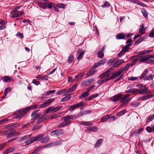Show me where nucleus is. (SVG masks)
<instances>
[{
    "instance_id": "obj_1",
    "label": "nucleus",
    "mask_w": 154,
    "mask_h": 154,
    "mask_svg": "<svg viewBox=\"0 0 154 154\" xmlns=\"http://www.w3.org/2000/svg\"><path fill=\"white\" fill-rule=\"evenodd\" d=\"M20 125V124L19 123L10 124L9 125V128L3 131L2 134L4 135H7V138H11L14 134L15 131L13 128L19 127Z\"/></svg>"
},
{
    "instance_id": "obj_2",
    "label": "nucleus",
    "mask_w": 154,
    "mask_h": 154,
    "mask_svg": "<svg viewBox=\"0 0 154 154\" xmlns=\"http://www.w3.org/2000/svg\"><path fill=\"white\" fill-rule=\"evenodd\" d=\"M140 89H137L136 91V94H150L151 92L150 91L148 90V88L143 85L139 84V85Z\"/></svg>"
},
{
    "instance_id": "obj_3",
    "label": "nucleus",
    "mask_w": 154,
    "mask_h": 154,
    "mask_svg": "<svg viewBox=\"0 0 154 154\" xmlns=\"http://www.w3.org/2000/svg\"><path fill=\"white\" fill-rule=\"evenodd\" d=\"M35 141H40L42 143H45L47 142L49 140V138L48 137L46 136L44 137L43 134H41L35 137Z\"/></svg>"
},
{
    "instance_id": "obj_4",
    "label": "nucleus",
    "mask_w": 154,
    "mask_h": 154,
    "mask_svg": "<svg viewBox=\"0 0 154 154\" xmlns=\"http://www.w3.org/2000/svg\"><path fill=\"white\" fill-rule=\"evenodd\" d=\"M24 14V12L22 11L13 10L10 12V16L12 18L17 17Z\"/></svg>"
},
{
    "instance_id": "obj_5",
    "label": "nucleus",
    "mask_w": 154,
    "mask_h": 154,
    "mask_svg": "<svg viewBox=\"0 0 154 154\" xmlns=\"http://www.w3.org/2000/svg\"><path fill=\"white\" fill-rule=\"evenodd\" d=\"M54 100L55 98H53L44 100L43 103L41 104L39 107L42 108L48 106L52 102L54 101Z\"/></svg>"
},
{
    "instance_id": "obj_6",
    "label": "nucleus",
    "mask_w": 154,
    "mask_h": 154,
    "mask_svg": "<svg viewBox=\"0 0 154 154\" xmlns=\"http://www.w3.org/2000/svg\"><path fill=\"white\" fill-rule=\"evenodd\" d=\"M149 55H143L142 56H140L139 57L138 60L140 63L143 62L147 63H149Z\"/></svg>"
},
{
    "instance_id": "obj_7",
    "label": "nucleus",
    "mask_w": 154,
    "mask_h": 154,
    "mask_svg": "<svg viewBox=\"0 0 154 154\" xmlns=\"http://www.w3.org/2000/svg\"><path fill=\"white\" fill-rule=\"evenodd\" d=\"M111 74L109 73H108L107 72H105L104 73L101 74L99 76L100 78H103L106 82L112 79L111 78V76H110Z\"/></svg>"
},
{
    "instance_id": "obj_8",
    "label": "nucleus",
    "mask_w": 154,
    "mask_h": 154,
    "mask_svg": "<svg viewBox=\"0 0 154 154\" xmlns=\"http://www.w3.org/2000/svg\"><path fill=\"white\" fill-rule=\"evenodd\" d=\"M85 103L82 102H81L79 103L76 104L73 106H71L69 107V110L72 111L75 108L79 107L80 106H83L85 105Z\"/></svg>"
},
{
    "instance_id": "obj_9",
    "label": "nucleus",
    "mask_w": 154,
    "mask_h": 154,
    "mask_svg": "<svg viewBox=\"0 0 154 154\" xmlns=\"http://www.w3.org/2000/svg\"><path fill=\"white\" fill-rule=\"evenodd\" d=\"M85 53V51L82 50L81 49H79L77 51V59L78 60H80L82 59L83 56Z\"/></svg>"
},
{
    "instance_id": "obj_10",
    "label": "nucleus",
    "mask_w": 154,
    "mask_h": 154,
    "mask_svg": "<svg viewBox=\"0 0 154 154\" xmlns=\"http://www.w3.org/2000/svg\"><path fill=\"white\" fill-rule=\"evenodd\" d=\"M94 81V80L93 79L84 81L81 83V86H88L93 83Z\"/></svg>"
},
{
    "instance_id": "obj_11",
    "label": "nucleus",
    "mask_w": 154,
    "mask_h": 154,
    "mask_svg": "<svg viewBox=\"0 0 154 154\" xmlns=\"http://www.w3.org/2000/svg\"><path fill=\"white\" fill-rule=\"evenodd\" d=\"M122 96L121 94H119L111 97L110 99V100L114 102L118 101L122 98Z\"/></svg>"
},
{
    "instance_id": "obj_12",
    "label": "nucleus",
    "mask_w": 154,
    "mask_h": 154,
    "mask_svg": "<svg viewBox=\"0 0 154 154\" xmlns=\"http://www.w3.org/2000/svg\"><path fill=\"white\" fill-rule=\"evenodd\" d=\"M38 111L39 110H38L32 113L31 116L32 120H36L39 118L41 115V113H36V112Z\"/></svg>"
},
{
    "instance_id": "obj_13",
    "label": "nucleus",
    "mask_w": 154,
    "mask_h": 154,
    "mask_svg": "<svg viewBox=\"0 0 154 154\" xmlns=\"http://www.w3.org/2000/svg\"><path fill=\"white\" fill-rule=\"evenodd\" d=\"M131 98H129L128 99H125L122 98L120 101V103H122V106H125V105L128 104L129 102L130 101Z\"/></svg>"
},
{
    "instance_id": "obj_14",
    "label": "nucleus",
    "mask_w": 154,
    "mask_h": 154,
    "mask_svg": "<svg viewBox=\"0 0 154 154\" xmlns=\"http://www.w3.org/2000/svg\"><path fill=\"white\" fill-rule=\"evenodd\" d=\"M139 59V57L137 55L134 56L131 58L132 61L130 64L131 66L134 65L137 61Z\"/></svg>"
},
{
    "instance_id": "obj_15",
    "label": "nucleus",
    "mask_w": 154,
    "mask_h": 154,
    "mask_svg": "<svg viewBox=\"0 0 154 154\" xmlns=\"http://www.w3.org/2000/svg\"><path fill=\"white\" fill-rule=\"evenodd\" d=\"M116 38L118 40L125 39V34L123 33H118L116 35Z\"/></svg>"
},
{
    "instance_id": "obj_16",
    "label": "nucleus",
    "mask_w": 154,
    "mask_h": 154,
    "mask_svg": "<svg viewBox=\"0 0 154 154\" xmlns=\"http://www.w3.org/2000/svg\"><path fill=\"white\" fill-rule=\"evenodd\" d=\"M124 61L123 60H116L112 66L113 67H116L123 63Z\"/></svg>"
},
{
    "instance_id": "obj_17",
    "label": "nucleus",
    "mask_w": 154,
    "mask_h": 154,
    "mask_svg": "<svg viewBox=\"0 0 154 154\" xmlns=\"http://www.w3.org/2000/svg\"><path fill=\"white\" fill-rule=\"evenodd\" d=\"M18 113L15 117L16 119H18L22 118L24 115V113L22 112V111L17 110Z\"/></svg>"
},
{
    "instance_id": "obj_18",
    "label": "nucleus",
    "mask_w": 154,
    "mask_h": 154,
    "mask_svg": "<svg viewBox=\"0 0 154 154\" xmlns=\"http://www.w3.org/2000/svg\"><path fill=\"white\" fill-rule=\"evenodd\" d=\"M122 73V72L119 69L116 72L112 74V75L111 76V78L112 79H114L119 76Z\"/></svg>"
},
{
    "instance_id": "obj_19",
    "label": "nucleus",
    "mask_w": 154,
    "mask_h": 154,
    "mask_svg": "<svg viewBox=\"0 0 154 154\" xmlns=\"http://www.w3.org/2000/svg\"><path fill=\"white\" fill-rule=\"evenodd\" d=\"M62 120L65 121V122L61 123L60 125H58L59 127H62L66 126L67 124V117H64L62 119Z\"/></svg>"
},
{
    "instance_id": "obj_20",
    "label": "nucleus",
    "mask_w": 154,
    "mask_h": 154,
    "mask_svg": "<svg viewBox=\"0 0 154 154\" xmlns=\"http://www.w3.org/2000/svg\"><path fill=\"white\" fill-rule=\"evenodd\" d=\"M95 68H94V66H92L89 71L87 72L86 74V75L89 76L94 74L96 72V70H94Z\"/></svg>"
},
{
    "instance_id": "obj_21",
    "label": "nucleus",
    "mask_w": 154,
    "mask_h": 154,
    "mask_svg": "<svg viewBox=\"0 0 154 154\" xmlns=\"http://www.w3.org/2000/svg\"><path fill=\"white\" fill-rule=\"evenodd\" d=\"M153 96V94L144 96L140 97L138 100H144L151 98Z\"/></svg>"
},
{
    "instance_id": "obj_22",
    "label": "nucleus",
    "mask_w": 154,
    "mask_h": 154,
    "mask_svg": "<svg viewBox=\"0 0 154 154\" xmlns=\"http://www.w3.org/2000/svg\"><path fill=\"white\" fill-rule=\"evenodd\" d=\"M37 78L39 80H48V76L46 75H37L35 77Z\"/></svg>"
},
{
    "instance_id": "obj_23",
    "label": "nucleus",
    "mask_w": 154,
    "mask_h": 154,
    "mask_svg": "<svg viewBox=\"0 0 154 154\" xmlns=\"http://www.w3.org/2000/svg\"><path fill=\"white\" fill-rule=\"evenodd\" d=\"M105 49V46L103 47L98 52V57L100 58H102L104 56L103 53V51Z\"/></svg>"
},
{
    "instance_id": "obj_24",
    "label": "nucleus",
    "mask_w": 154,
    "mask_h": 154,
    "mask_svg": "<svg viewBox=\"0 0 154 154\" xmlns=\"http://www.w3.org/2000/svg\"><path fill=\"white\" fill-rule=\"evenodd\" d=\"M154 78V75H148L146 76L143 78L144 81H149L152 80Z\"/></svg>"
},
{
    "instance_id": "obj_25",
    "label": "nucleus",
    "mask_w": 154,
    "mask_h": 154,
    "mask_svg": "<svg viewBox=\"0 0 154 154\" xmlns=\"http://www.w3.org/2000/svg\"><path fill=\"white\" fill-rule=\"evenodd\" d=\"M64 94V95H66L67 94V91L66 89H61L58 91L56 93L57 95H59Z\"/></svg>"
},
{
    "instance_id": "obj_26",
    "label": "nucleus",
    "mask_w": 154,
    "mask_h": 154,
    "mask_svg": "<svg viewBox=\"0 0 154 154\" xmlns=\"http://www.w3.org/2000/svg\"><path fill=\"white\" fill-rule=\"evenodd\" d=\"M105 60L104 59H102L98 61L97 63L95 64L94 66V68H96L98 66H99L102 64H103L104 63Z\"/></svg>"
},
{
    "instance_id": "obj_27",
    "label": "nucleus",
    "mask_w": 154,
    "mask_h": 154,
    "mask_svg": "<svg viewBox=\"0 0 154 154\" xmlns=\"http://www.w3.org/2000/svg\"><path fill=\"white\" fill-rule=\"evenodd\" d=\"M11 87H8L5 89L4 91V93L3 96L2 97V99L5 97L8 93L10 92L11 91Z\"/></svg>"
},
{
    "instance_id": "obj_28",
    "label": "nucleus",
    "mask_w": 154,
    "mask_h": 154,
    "mask_svg": "<svg viewBox=\"0 0 154 154\" xmlns=\"http://www.w3.org/2000/svg\"><path fill=\"white\" fill-rule=\"evenodd\" d=\"M35 141V137H32L27 140L26 142V144L29 145Z\"/></svg>"
},
{
    "instance_id": "obj_29",
    "label": "nucleus",
    "mask_w": 154,
    "mask_h": 154,
    "mask_svg": "<svg viewBox=\"0 0 154 154\" xmlns=\"http://www.w3.org/2000/svg\"><path fill=\"white\" fill-rule=\"evenodd\" d=\"M15 149L14 147H12L6 150L3 152V154H8L13 151Z\"/></svg>"
},
{
    "instance_id": "obj_30",
    "label": "nucleus",
    "mask_w": 154,
    "mask_h": 154,
    "mask_svg": "<svg viewBox=\"0 0 154 154\" xmlns=\"http://www.w3.org/2000/svg\"><path fill=\"white\" fill-rule=\"evenodd\" d=\"M87 130L91 132H94L97 131L98 129L96 127L93 126L87 128Z\"/></svg>"
},
{
    "instance_id": "obj_31",
    "label": "nucleus",
    "mask_w": 154,
    "mask_h": 154,
    "mask_svg": "<svg viewBox=\"0 0 154 154\" xmlns=\"http://www.w3.org/2000/svg\"><path fill=\"white\" fill-rule=\"evenodd\" d=\"M130 66L131 65V64H127V65L125 67L121 68L119 69L122 72L124 70L125 71H128L129 69Z\"/></svg>"
},
{
    "instance_id": "obj_32",
    "label": "nucleus",
    "mask_w": 154,
    "mask_h": 154,
    "mask_svg": "<svg viewBox=\"0 0 154 154\" xmlns=\"http://www.w3.org/2000/svg\"><path fill=\"white\" fill-rule=\"evenodd\" d=\"M46 6H47L49 9H51L53 7H54V5L53 3H50L48 2H45Z\"/></svg>"
},
{
    "instance_id": "obj_33",
    "label": "nucleus",
    "mask_w": 154,
    "mask_h": 154,
    "mask_svg": "<svg viewBox=\"0 0 154 154\" xmlns=\"http://www.w3.org/2000/svg\"><path fill=\"white\" fill-rule=\"evenodd\" d=\"M146 30V28H144V26L143 24L141 25L140 28L139 29V33L142 34V35L143 34Z\"/></svg>"
},
{
    "instance_id": "obj_34",
    "label": "nucleus",
    "mask_w": 154,
    "mask_h": 154,
    "mask_svg": "<svg viewBox=\"0 0 154 154\" xmlns=\"http://www.w3.org/2000/svg\"><path fill=\"white\" fill-rule=\"evenodd\" d=\"M91 112V110H87V111H84L82 112H81L79 113L78 114V116H82L83 115L87 114L88 113H90Z\"/></svg>"
},
{
    "instance_id": "obj_35",
    "label": "nucleus",
    "mask_w": 154,
    "mask_h": 154,
    "mask_svg": "<svg viewBox=\"0 0 154 154\" xmlns=\"http://www.w3.org/2000/svg\"><path fill=\"white\" fill-rule=\"evenodd\" d=\"M116 60V58H112L109 60L108 61V65L110 66L111 65H112V66L113 64L114 63L115 60Z\"/></svg>"
},
{
    "instance_id": "obj_36",
    "label": "nucleus",
    "mask_w": 154,
    "mask_h": 154,
    "mask_svg": "<svg viewBox=\"0 0 154 154\" xmlns=\"http://www.w3.org/2000/svg\"><path fill=\"white\" fill-rule=\"evenodd\" d=\"M142 12L143 16L146 18H148V12L144 8H142L141 10Z\"/></svg>"
},
{
    "instance_id": "obj_37",
    "label": "nucleus",
    "mask_w": 154,
    "mask_h": 154,
    "mask_svg": "<svg viewBox=\"0 0 154 154\" xmlns=\"http://www.w3.org/2000/svg\"><path fill=\"white\" fill-rule=\"evenodd\" d=\"M38 5L42 8H46V6L45 2L44 3H43L42 2H38Z\"/></svg>"
},
{
    "instance_id": "obj_38",
    "label": "nucleus",
    "mask_w": 154,
    "mask_h": 154,
    "mask_svg": "<svg viewBox=\"0 0 154 154\" xmlns=\"http://www.w3.org/2000/svg\"><path fill=\"white\" fill-rule=\"evenodd\" d=\"M32 109V108L30 106H28L26 108L23 109L22 111V112L24 113L25 115L26 113L28 112L29 110Z\"/></svg>"
},
{
    "instance_id": "obj_39",
    "label": "nucleus",
    "mask_w": 154,
    "mask_h": 154,
    "mask_svg": "<svg viewBox=\"0 0 154 154\" xmlns=\"http://www.w3.org/2000/svg\"><path fill=\"white\" fill-rule=\"evenodd\" d=\"M110 118L109 116L106 115L103 117L101 119L100 121L101 122H104Z\"/></svg>"
},
{
    "instance_id": "obj_40",
    "label": "nucleus",
    "mask_w": 154,
    "mask_h": 154,
    "mask_svg": "<svg viewBox=\"0 0 154 154\" xmlns=\"http://www.w3.org/2000/svg\"><path fill=\"white\" fill-rule=\"evenodd\" d=\"M80 123L82 125L87 126L91 125L93 124L92 123L89 122H80Z\"/></svg>"
},
{
    "instance_id": "obj_41",
    "label": "nucleus",
    "mask_w": 154,
    "mask_h": 154,
    "mask_svg": "<svg viewBox=\"0 0 154 154\" xmlns=\"http://www.w3.org/2000/svg\"><path fill=\"white\" fill-rule=\"evenodd\" d=\"M84 73H81L77 75L74 79L75 81H77L79 79L82 77L84 75Z\"/></svg>"
},
{
    "instance_id": "obj_42",
    "label": "nucleus",
    "mask_w": 154,
    "mask_h": 154,
    "mask_svg": "<svg viewBox=\"0 0 154 154\" xmlns=\"http://www.w3.org/2000/svg\"><path fill=\"white\" fill-rule=\"evenodd\" d=\"M74 60V57L73 55L71 54L68 58V63H72Z\"/></svg>"
},
{
    "instance_id": "obj_43",
    "label": "nucleus",
    "mask_w": 154,
    "mask_h": 154,
    "mask_svg": "<svg viewBox=\"0 0 154 154\" xmlns=\"http://www.w3.org/2000/svg\"><path fill=\"white\" fill-rule=\"evenodd\" d=\"M31 136L30 135H27L23 137L19 140L20 141H23L28 138H29Z\"/></svg>"
},
{
    "instance_id": "obj_44",
    "label": "nucleus",
    "mask_w": 154,
    "mask_h": 154,
    "mask_svg": "<svg viewBox=\"0 0 154 154\" xmlns=\"http://www.w3.org/2000/svg\"><path fill=\"white\" fill-rule=\"evenodd\" d=\"M137 89L135 88H132L129 90L126 91H125V93H134L135 94H136V91Z\"/></svg>"
},
{
    "instance_id": "obj_45",
    "label": "nucleus",
    "mask_w": 154,
    "mask_h": 154,
    "mask_svg": "<svg viewBox=\"0 0 154 154\" xmlns=\"http://www.w3.org/2000/svg\"><path fill=\"white\" fill-rule=\"evenodd\" d=\"M89 93L87 91L85 92L80 96V98H84L88 96Z\"/></svg>"
},
{
    "instance_id": "obj_46",
    "label": "nucleus",
    "mask_w": 154,
    "mask_h": 154,
    "mask_svg": "<svg viewBox=\"0 0 154 154\" xmlns=\"http://www.w3.org/2000/svg\"><path fill=\"white\" fill-rule=\"evenodd\" d=\"M144 39V38L143 37H142L138 39L134 43V45H137L139 44L140 42L142 41Z\"/></svg>"
},
{
    "instance_id": "obj_47",
    "label": "nucleus",
    "mask_w": 154,
    "mask_h": 154,
    "mask_svg": "<svg viewBox=\"0 0 154 154\" xmlns=\"http://www.w3.org/2000/svg\"><path fill=\"white\" fill-rule=\"evenodd\" d=\"M154 119V114H153L151 116L149 117L146 121V122L149 123Z\"/></svg>"
},
{
    "instance_id": "obj_48",
    "label": "nucleus",
    "mask_w": 154,
    "mask_h": 154,
    "mask_svg": "<svg viewBox=\"0 0 154 154\" xmlns=\"http://www.w3.org/2000/svg\"><path fill=\"white\" fill-rule=\"evenodd\" d=\"M56 5L60 8L63 9L66 7V5L63 3H59Z\"/></svg>"
},
{
    "instance_id": "obj_49",
    "label": "nucleus",
    "mask_w": 154,
    "mask_h": 154,
    "mask_svg": "<svg viewBox=\"0 0 154 154\" xmlns=\"http://www.w3.org/2000/svg\"><path fill=\"white\" fill-rule=\"evenodd\" d=\"M130 47L129 45H126L122 48V50L125 53L128 51Z\"/></svg>"
},
{
    "instance_id": "obj_50",
    "label": "nucleus",
    "mask_w": 154,
    "mask_h": 154,
    "mask_svg": "<svg viewBox=\"0 0 154 154\" xmlns=\"http://www.w3.org/2000/svg\"><path fill=\"white\" fill-rule=\"evenodd\" d=\"M103 140L102 139H100L98 140L95 145V147L98 146L100 145L102 143Z\"/></svg>"
},
{
    "instance_id": "obj_51",
    "label": "nucleus",
    "mask_w": 154,
    "mask_h": 154,
    "mask_svg": "<svg viewBox=\"0 0 154 154\" xmlns=\"http://www.w3.org/2000/svg\"><path fill=\"white\" fill-rule=\"evenodd\" d=\"M77 85L76 84H75L72 86L71 89H68V93L69 92H71L73 91L76 88Z\"/></svg>"
},
{
    "instance_id": "obj_52",
    "label": "nucleus",
    "mask_w": 154,
    "mask_h": 154,
    "mask_svg": "<svg viewBox=\"0 0 154 154\" xmlns=\"http://www.w3.org/2000/svg\"><path fill=\"white\" fill-rule=\"evenodd\" d=\"M46 119V117L45 116H43L41 118L38 119L36 122V124H38L43 121Z\"/></svg>"
},
{
    "instance_id": "obj_53",
    "label": "nucleus",
    "mask_w": 154,
    "mask_h": 154,
    "mask_svg": "<svg viewBox=\"0 0 154 154\" xmlns=\"http://www.w3.org/2000/svg\"><path fill=\"white\" fill-rule=\"evenodd\" d=\"M55 90H49L47 91L45 94V95L46 96L49 95L51 94H54L55 92Z\"/></svg>"
},
{
    "instance_id": "obj_54",
    "label": "nucleus",
    "mask_w": 154,
    "mask_h": 154,
    "mask_svg": "<svg viewBox=\"0 0 154 154\" xmlns=\"http://www.w3.org/2000/svg\"><path fill=\"white\" fill-rule=\"evenodd\" d=\"M12 77H10L8 76H6L3 78L2 80L4 81L7 82L9 80H12Z\"/></svg>"
},
{
    "instance_id": "obj_55",
    "label": "nucleus",
    "mask_w": 154,
    "mask_h": 154,
    "mask_svg": "<svg viewBox=\"0 0 154 154\" xmlns=\"http://www.w3.org/2000/svg\"><path fill=\"white\" fill-rule=\"evenodd\" d=\"M147 54V53H146V50H145V51H141L140 52H139L138 53L137 55L139 57L140 56H143V55H142L144 54Z\"/></svg>"
},
{
    "instance_id": "obj_56",
    "label": "nucleus",
    "mask_w": 154,
    "mask_h": 154,
    "mask_svg": "<svg viewBox=\"0 0 154 154\" xmlns=\"http://www.w3.org/2000/svg\"><path fill=\"white\" fill-rule=\"evenodd\" d=\"M56 131L57 132V136L61 135L63 133V131L61 129L56 130Z\"/></svg>"
},
{
    "instance_id": "obj_57",
    "label": "nucleus",
    "mask_w": 154,
    "mask_h": 154,
    "mask_svg": "<svg viewBox=\"0 0 154 154\" xmlns=\"http://www.w3.org/2000/svg\"><path fill=\"white\" fill-rule=\"evenodd\" d=\"M126 112V111L125 110H123L122 111H121L118 113H117L116 114V115L117 116H121L125 114Z\"/></svg>"
},
{
    "instance_id": "obj_58",
    "label": "nucleus",
    "mask_w": 154,
    "mask_h": 154,
    "mask_svg": "<svg viewBox=\"0 0 154 154\" xmlns=\"http://www.w3.org/2000/svg\"><path fill=\"white\" fill-rule=\"evenodd\" d=\"M110 6V4L108 2L106 1H105L104 2L103 5L102 6V7L104 8H106L109 7Z\"/></svg>"
},
{
    "instance_id": "obj_59",
    "label": "nucleus",
    "mask_w": 154,
    "mask_h": 154,
    "mask_svg": "<svg viewBox=\"0 0 154 154\" xmlns=\"http://www.w3.org/2000/svg\"><path fill=\"white\" fill-rule=\"evenodd\" d=\"M106 82L104 79H100L98 80L97 82V83L99 85L103 84Z\"/></svg>"
},
{
    "instance_id": "obj_60",
    "label": "nucleus",
    "mask_w": 154,
    "mask_h": 154,
    "mask_svg": "<svg viewBox=\"0 0 154 154\" xmlns=\"http://www.w3.org/2000/svg\"><path fill=\"white\" fill-rule=\"evenodd\" d=\"M143 130V128H141L138 130H136L135 133L136 134H139L140 133L142 132Z\"/></svg>"
},
{
    "instance_id": "obj_61",
    "label": "nucleus",
    "mask_w": 154,
    "mask_h": 154,
    "mask_svg": "<svg viewBox=\"0 0 154 154\" xmlns=\"http://www.w3.org/2000/svg\"><path fill=\"white\" fill-rule=\"evenodd\" d=\"M32 82L33 84L37 85H38L40 84V82L36 80L35 79L33 80Z\"/></svg>"
},
{
    "instance_id": "obj_62",
    "label": "nucleus",
    "mask_w": 154,
    "mask_h": 154,
    "mask_svg": "<svg viewBox=\"0 0 154 154\" xmlns=\"http://www.w3.org/2000/svg\"><path fill=\"white\" fill-rule=\"evenodd\" d=\"M138 79V77H133L131 78H128V80L131 81H135L137 80Z\"/></svg>"
},
{
    "instance_id": "obj_63",
    "label": "nucleus",
    "mask_w": 154,
    "mask_h": 154,
    "mask_svg": "<svg viewBox=\"0 0 154 154\" xmlns=\"http://www.w3.org/2000/svg\"><path fill=\"white\" fill-rule=\"evenodd\" d=\"M50 134L51 136H57V132L56 131V130L52 131L51 132Z\"/></svg>"
},
{
    "instance_id": "obj_64",
    "label": "nucleus",
    "mask_w": 154,
    "mask_h": 154,
    "mask_svg": "<svg viewBox=\"0 0 154 154\" xmlns=\"http://www.w3.org/2000/svg\"><path fill=\"white\" fill-rule=\"evenodd\" d=\"M149 36L151 38H153L154 37V28L152 29L151 33L149 34Z\"/></svg>"
}]
</instances>
